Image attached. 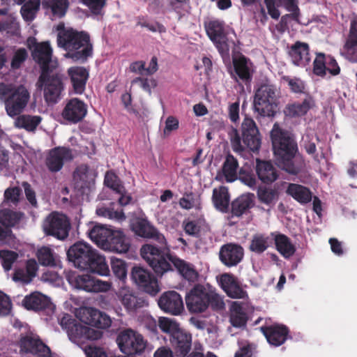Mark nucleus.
Returning a JSON list of instances; mask_svg holds the SVG:
<instances>
[{"mask_svg":"<svg viewBox=\"0 0 357 357\" xmlns=\"http://www.w3.org/2000/svg\"><path fill=\"white\" fill-rule=\"evenodd\" d=\"M286 192L301 204H306L312 201V194L310 190L300 184L289 183Z\"/></svg>","mask_w":357,"mask_h":357,"instance_id":"c9c22d12","label":"nucleus"},{"mask_svg":"<svg viewBox=\"0 0 357 357\" xmlns=\"http://www.w3.org/2000/svg\"><path fill=\"white\" fill-rule=\"evenodd\" d=\"M259 330L265 336L267 342L274 347L281 346L290 337L289 329L284 324L275 323L271 325L262 326Z\"/></svg>","mask_w":357,"mask_h":357,"instance_id":"a211bd4d","label":"nucleus"},{"mask_svg":"<svg viewBox=\"0 0 357 357\" xmlns=\"http://www.w3.org/2000/svg\"><path fill=\"white\" fill-rule=\"evenodd\" d=\"M271 235L273 238L276 250L282 256L289 259L295 254L296 247L287 236L278 232H272Z\"/></svg>","mask_w":357,"mask_h":357,"instance_id":"f704fd0d","label":"nucleus"},{"mask_svg":"<svg viewBox=\"0 0 357 357\" xmlns=\"http://www.w3.org/2000/svg\"><path fill=\"white\" fill-rule=\"evenodd\" d=\"M103 250L116 253H126L130 247V241L121 230H113Z\"/></svg>","mask_w":357,"mask_h":357,"instance_id":"2f4dec72","label":"nucleus"},{"mask_svg":"<svg viewBox=\"0 0 357 357\" xmlns=\"http://www.w3.org/2000/svg\"><path fill=\"white\" fill-rule=\"evenodd\" d=\"M57 30V44L66 51L65 58L84 63L92 56L93 45L87 33L66 28L63 24H59Z\"/></svg>","mask_w":357,"mask_h":357,"instance_id":"f03ea898","label":"nucleus"},{"mask_svg":"<svg viewBox=\"0 0 357 357\" xmlns=\"http://www.w3.org/2000/svg\"><path fill=\"white\" fill-rule=\"evenodd\" d=\"M0 99L4 100L7 114L15 118L26 108L30 93L24 86L15 87L11 84L0 83Z\"/></svg>","mask_w":357,"mask_h":357,"instance_id":"20e7f679","label":"nucleus"},{"mask_svg":"<svg viewBox=\"0 0 357 357\" xmlns=\"http://www.w3.org/2000/svg\"><path fill=\"white\" fill-rule=\"evenodd\" d=\"M341 54L349 61L357 62V17L351 22L349 34Z\"/></svg>","mask_w":357,"mask_h":357,"instance_id":"c756f323","label":"nucleus"},{"mask_svg":"<svg viewBox=\"0 0 357 357\" xmlns=\"http://www.w3.org/2000/svg\"><path fill=\"white\" fill-rule=\"evenodd\" d=\"M255 206V195L253 193H245L234 199L228 209L231 218H241L250 213Z\"/></svg>","mask_w":357,"mask_h":357,"instance_id":"b1692460","label":"nucleus"},{"mask_svg":"<svg viewBox=\"0 0 357 357\" xmlns=\"http://www.w3.org/2000/svg\"><path fill=\"white\" fill-rule=\"evenodd\" d=\"M292 63L297 66L304 67L311 61L309 46L305 43L296 42L289 52Z\"/></svg>","mask_w":357,"mask_h":357,"instance_id":"473e14b6","label":"nucleus"},{"mask_svg":"<svg viewBox=\"0 0 357 357\" xmlns=\"http://www.w3.org/2000/svg\"><path fill=\"white\" fill-rule=\"evenodd\" d=\"M132 84H136L139 86L144 91L151 93V89L155 88L157 85L156 81L153 78H144L136 77L132 82Z\"/></svg>","mask_w":357,"mask_h":357,"instance_id":"052dcab7","label":"nucleus"},{"mask_svg":"<svg viewBox=\"0 0 357 357\" xmlns=\"http://www.w3.org/2000/svg\"><path fill=\"white\" fill-rule=\"evenodd\" d=\"M241 130L244 144L252 152L257 151L261 146V137L255 121L251 118L245 117Z\"/></svg>","mask_w":357,"mask_h":357,"instance_id":"aec40b11","label":"nucleus"},{"mask_svg":"<svg viewBox=\"0 0 357 357\" xmlns=\"http://www.w3.org/2000/svg\"><path fill=\"white\" fill-rule=\"evenodd\" d=\"M301 159L302 158H276L275 164L287 173L296 175L304 167V162Z\"/></svg>","mask_w":357,"mask_h":357,"instance_id":"4c0bfd02","label":"nucleus"},{"mask_svg":"<svg viewBox=\"0 0 357 357\" xmlns=\"http://www.w3.org/2000/svg\"><path fill=\"white\" fill-rule=\"evenodd\" d=\"M170 344L177 356L185 357L192 347V335L184 328L170 337Z\"/></svg>","mask_w":357,"mask_h":357,"instance_id":"c85d7f7f","label":"nucleus"},{"mask_svg":"<svg viewBox=\"0 0 357 357\" xmlns=\"http://www.w3.org/2000/svg\"><path fill=\"white\" fill-rule=\"evenodd\" d=\"M208 306L213 310H220L225 308V303L219 294L213 291L207 290Z\"/></svg>","mask_w":357,"mask_h":357,"instance_id":"13d9d810","label":"nucleus"},{"mask_svg":"<svg viewBox=\"0 0 357 357\" xmlns=\"http://www.w3.org/2000/svg\"><path fill=\"white\" fill-rule=\"evenodd\" d=\"M18 345L22 355L32 354L41 357L50 356V349L42 340L33 334L25 335L20 337Z\"/></svg>","mask_w":357,"mask_h":357,"instance_id":"f8f14e48","label":"nucleus"},{"mask_svg":"<svg viewBox=\"0 0 357 357\" xmlns=\"http://www.w3.org/2000/svg\"><path fill=\"white\" fill-rule=\"evenodd\" d=\"M67 334L70 340L77 345L84 344L87 340H98L102 337V331L78 322L70 327Z\"/></svg>","mask_w":357,"mask_h":357,"instance_id":"f3484780","label":"nucleus"},{"mask_svg":"<svg viewBox=\"0 0 357 357\" xmlns=\"http://www.w3.org/2000/svg\"><path fill=\"white\" fill-rule=\"evenodd\" d=\"M228 135L234 151L239 153L243 150V146L237 129L231 126L228 132Z\"/></svg>","mask_w":357,"mask_h":357,"instance_id":"bf43d9fd","label":"nucleus"},{"mask_svg":"<svg viewBox=\"0 0 357 357\" xmlns=\"http://www.w3.org/2000/svg\"><path fill=\"white\" fill-rule=\"evenodd\" d=\"M40 0H29L21 8V14L24 20L31 22L34 20L40 8Z\"/></svg>","mask_w":357,"mask_h":357,"instance_id":"8fccbe9b","label":"nucleus"},{"mask_svg":"<svg viewBox=\"0 0 357 357\" xmlns=\"http://www.w3.org/2000/svg\"><path fill=\"white\" fill-rule=\"evenodd\" d=\"M79 319L87 325L106 329L112 324L111 318L105 312L93 307H85L79 312Z\"/></svg>","mask_w":357,"mask_h":357,"instance_id":"6ab92c4d","label":"nucleus"},{"mask_svg":"<svg viewBox=\"0 0 357 357\" xmlns=\"http://www.w3.org/2000/svg\"><path fill=\"white\" fill-rule=\"evenodd\" d=\"M271 138L275 156H296L298 145L290 132L275 123L271 131Z\"/></svg>","mask_w":357,"mask_h":357,"instance_id":"423d86ee","label":"nucleus"},{"mask_svg":"<svg viewBox=\"0 0 357 357\" xmlns=\"http://www.w3.org/2000/svg\"><path fill=\"white\" fill-rule=\"evenodd\" d=\"M86 357H110L104 348L93 345H89L84 348Z\"/></svg>","mask_w":357,"mask_h":357,"instance_id":"338daca9","label":"nucleus"},{"mask_svg":"<svg viewBox=\"0 0 357 357\" xmlns=\"http://www.w3.org/2000/svg\"><path fill=\"white\" fill-rule=\"evenodd\" d=\"M280 90L270 82L259 84L255 89L254 109L262 116H273L278 106Z\"/></svg>","mask_w":357,"mask_h":357,"instance_id":"39448f33","label":"nucleus"},{"mask_svg":"<svg viewBox=\"0 0 357 357\" xmlns=\"http://www.w3.org/2000/svg\"><path fill=\"white\" fill-rule=\"evenodd\" d=\"M113 230L107 228L104 225H96L88 231L90 239L98 246L103 249L105 244L107 242Z\"/></svg>","mask_w":357,"mask_h":357,"instance_id":"e433bc0d","label":"nucleus"},{"mask_svg":"<svg viewBox=\"0 0 357 357\" xmlns=\"http://www.w3.org/2000/svg\"><path fill=\"white\" fill-rule=\"evenodd\" d=\"M140 255L158 276L162 277L166 273L176 270L188 282H195L198 278L195 266L172 253L168 245L165 248H157L152 244H145L140 249Z\"/></svg>","mask_w":357,"mask_h":357,"instance_id":"f257e3e1","label":"nucleus"},{"mask_svg":"<svg viewBox=\"0 0 357 357\" xmlns=\"http://www.w3.org/2000/svg\"><path fill=\"white\" fill-rule=\"evenodd\" d=\"M73 90L76 94H82L86 88L89 78V70L82 66H73L68 69Z\"/></svg>","mask_w":357,"mask_h":357,"instance_id":"7c9ffc66","label":"nucleus"},{"mask_svg":"<svg viewBox=\"0 0 357 357\" xmlns=\"http://www.w3.org/2000/svg\"><path fill=\"white\" fill-rule=\"evenodd\" d=\"M130 227L135 235L155 241L158 244L156 246L157 248H165L167 245L165 236L151 225L146 218L141 217L133 218L130 221Z\"/></svg>","mask_w":357,"mask_h":357,"instance_id":"1a4fd4ad","label":"nucleus"},{"mask_svg":"<svg viewBox=\"0 0 357 357\" xmlns=\"http://www.w3.org/2000/svg\"><path fill=\"white\" fill-rule=\"evenodd\" d=\"M240 103L239 101L229 103L227 107V116L231 123L237 124L239 123L240 116Z\"/></svg>","mask_w":357,"mask_h":357,"instance_id":"0e129e2a","label":"nucleus"},{"mask_svg":"<svg viewBox=\"0 0 357 357\" xmlns=\"http://www.w3.org/2000/svg\"><path fill=\"white\" fill-rule=\"evenodd\" d=\"M243 247L236 243H227L220 248V261L227 267L237 266L243 260Z\"/></svg>","mask_w":357,"mask_h":357,"instance_id":"412c9836","label":"nucleus"},{"mask_svg":"<svg viewBox=\"0 0 357 357\" xmlns=\"http://www.w3.org/2000/svg\"><path fill=\"white\" fill-rule=\"evenodd\" d=\"M269 237L264 234H255L250 241L249 249L251 252L261 254L269 247Z\"/></svg>","mask_w":357,"mask_h":357,"instance_id":"de8ad7c7","label":"nucleus"},{"mask_svg":"<svg viewBox=\"0 0 357 357\" xmlns=\"http://www.w3.org/2000/svg\"><path fill=\"white\" fill-rule=\"evenodd\" d=\"M248 317L241 303L233 302L231 306L230 322L234 327L241 328L247 324Z\"/></svg>","mask_w":357,"mask_h":357,"instance_id":"58836bf2","label":"nucleus"},{"mask_svg":"<svg viewBox=\"0 0 357 357\" xmlns=\"http://www.w3.org/2000/svg\"><path fill=\"white\" fill-rule=\"evenodd\" d=\"M22 190L20 187H11L7 188L4 192V199L7 202L13 204H17L20 200Z\"/></svg>","mask_w":357,"mask_h":357,"instance_id":"69168bd1","label":"nucleus"},{"mask_svg":"<svg viewBox=\"0 0 357 357\" xmlns=\"http://www.w3.org/2000/svg\"><path fill=\"white\" fill-rule=\"evenodd\" d=\"M67 257L75 267L100 275H108L109 266L105 258L100 255L89 244L77 241L67 251Z\"/></svg>","mask_w":357,"mask_h":357,"instance_id":"7ed1b4c3","label":"nucleus"},{"mask_svg":"<svg viewBox=\"0 0 357 357\" xmlns=\"http://www.w3.org/2000/svg\"><path fill=\"white\" fill-rule=\"evenodd\" d=\"M256 172L259 179L264 183H271L278 178L277 170L272 163L259 158H256Z\"/></svg>","mask_w":357,"mask_h":357,"instance_id":"72a5a7b5","label":"nucleus"},{"mask_svg":"<svg viewBox=\"0 0 357 357\" xmlns=\"http://www.w3.org/2000/svg\"><path fill=\"white\" fill-rule=\"evenodd\" d=\"M43 6L50 10L54 17H62L65 15L68 7V0H47L43 2Z\"/></svg>","mask_w":357,"mask_h":357,"instance_id":"a18cd8bd","label":"nucleus"},{"mask_svg":"<svg viewBox=\"0 0 357 357\" xmlns=\"http://www.w3.org/2000/svg\"><path fill=\"white\" fill-rule=\"evenodd\" d=\"M32 56L33 59L40 66L42 72L56 70L58 62L52 59V49L48 42L36 43Z\"/></svg>","mask_w":357,"mask_h":357,"instance_id":"4468645a","label":"nucleus"},{"mask_svg":"<svg viewBox=\"0 0 357 357\" xmlns=\"http://www.w3.org/2000/svg\"><path fill=\"white\" fill-rule=\"evenodd\" d=\"M310 107L311 100L305 99L302 102L288 104L284 109V113L285 116L288 117H299L305 115L310 109Z\"/></svg>","mask_w":357,"mask_h":357,"instance_id":"a19ab883","label":"nucleus"},{"mask_svg":"<svg viewBox=\"0 0 357 357\" xmlns=\"http://www.w3.org/2000/svg\"><path fill=\"white\" fill-rule=\"evenodd\" d=\"M40 121L41 118L39 116L22 114L16 116L14 126L17 128H23L27 131H33Z\"/></svg>","mask_w":357,"mask_h":357,"instance_id":"79ce46f5","label":"nucleus"},{"mask_svg":"<svg viewBox=\"0 0 357 357\" xmlns=\"http://www.w3.org/2000/svg\"><path fill=\"white\" fill-rule=\"evenodd\" d=\"M24 216L20 211H14L8 208L0 210V223L5 227H13L17 225Z\"/></svg>","mask_w":357,"mask_h":357,"instance_id":"c03bdc74","label":"nucleus"},{"mask_svg":"<svg viewBox=\"0 0 357 357\" xmlns=\"http://www.w3.org/2000/svg\"><path fill=\"white\" fill-rule=\"evenodd\" d=\"M130 277L140 289L149 294L154 296L160 291L158 280L155 275L142 266H133Z\"/></svg>","mask_w":357,"mask_h":357,"instance_id":"9b49d317","label":"nucleus"},{"mask_svg":"<svg viewBox=\"0 0 357 357\" xmlns=\"http://www.w3.org/2000/svg\"><path fill=\"white\" fill-rule=\"evenodd\" d=\"M104 184L116 193L125 192V187L121 183L119 178L112 171L106 172Z\"/></svg>","mask_w":357,"mask_h":357,"instance_id":"603ef678","label":"nucleus"},{"mask_svg":"<svg viewBox=\"0 0 357 357\" xmlns=\"http://www.w3.org/2000/svg\"><path fill=\"white\" fill-rule=\"evenodd\" d=\"M70 282L78 289L88 292L106 291L111 287L110 283L96 279L89 275H78Z\"/></svg>","mask_w":357,"mask_h":357,"instance_id":"4be33fe9","label":"nucleus"},{"mask_svg":"<svg viewBox=\"0 0 357 357\" xmlns=\"http://www.w3.org/2000/svg\"><path fill=\"white\" fill-rule=\"evenodd\" d=\"M22 304L27 310L34 312H40L53 308V304L50 298L38 291L26 295L23 298Z\"/></svg>","mask_w":357,"mask_h":357,"instance_id":"bb28decb","label":"nucleus"},{"mask_svg":"<svg viewBox=\"0 0 357 357\" xmlns=\"http://www.w3.org/2000/svg\"><path fill=\"white\" fill-rule=\"evenodd\" d=\"M27 58V52L24 48L18 49L14 54L11 61V67L13 69L18 68Z\"/></svg>","mask_w":357,"mask_h":357,"instance_id":"774afa93","label":"nucleus"},{"mask_svg":"<svg viewBox=\"0 0 357 357\" xmlns=\"http://www.w3.org/2000/svg\"><path fill=\"white\" fill-rule=\"evenodd\" d=\"M238 162L236 158H226L222 167V172L227 182H233L237 178Z\"/></svg>","mask_w":357,"mask_h":357,"instance_id":"09e8293b","label":"nucleus"},{"mask_svg":"<svg viewBox=\"0 0 357 357\" xmlns=\"http://www.w3.org/2000/svg\"><path fill=\"white\" fill-rule=\"evenodd\" d=\"M111 268L114 276L121 281L127 277V265L125 261L112 257L111 259Z\"/></svg>","mask_w":357,"mask_h":357,"instance_id":"864d4df0","label":"nucleus"},{"mask_svg":"<svg viewBox=\"0 0 357 357\" xmlns=\"http://www.w3.org/2000/svg\"><path fill=\"white\" fill-rule=\"evenodd\" d=\"M206 32L211 40L215 43L223 60H229V47L222 22L218 20L210 22L206 26Z\"/></svg>","mask_w":357,"mask_h":357,"instance_id":"2eb2a0df","label":"nucleus"},{"mask_svg":"<svg viewBox=\"0 0 357 357\" xmlns=\"http://www.w3.org/2000/svg\"><path fill=\"white\" fill-rule=\"evenodd\" d=\"M234 69H230L231 76L236 81L238 79L243 82L251 80L254 67L252 61L243 55L233 58Z\"/></svg>","mask_w":357,"mask_h":357,"instance_id":"393cba45","label":"nucleus"},{"mask_svg":"<svg viewBox=\"0 0 357 357\" xmlns=\"http://www.w3.org/2000/svg\"><path fill=\"white\" fill-rule=\"evenodd\" d=\"M36 257L39 263L44 266L55 267L57 265V255L48 246H43L38 249Z\"/></svg>","mask_w":357,"mask_h":357,"instance_id":"37998d69","label":"nucleus"},{"mask_svg":"<svg viewBox=\"0 0 357 357\" xmlns=\"http://www.w3.org/2000/svg\"><path fill=\"white\" fill-rule=\"evenodd\" d=\"M87 114V105L77 98L69 100L61 112L62 118L68 123L75 124L84 119Z\"/></svg>","mask_w":357,"mask_h":357,"instance_id":"dca6fc26","label":"nucleus"},{"mask_svg":"<svg viewBox=\"0 0 357 357\" xmlns=\"http://www.w3.org/2000/svg\"><path fill=\"white\" fill-rule=\"evenodd\" d=\"M19 29V23L13 15H8L3 21H0V32L5 31L10 35H17Z\"/></svg>","mask_w":357,"mask_h":357,"instance_id":"5fc2aeb1","label":"nucleus"},{"mask_svg":"<svg viewBox=\"0 0 357 357\" xmlns=\"http://www.w3.org/2000/svg\"><path fill=\"white\" fill-rule=\"evenodd\" d=\"M116 342L121 351L128 356L142 354L147 343L142 335L130 328L121 331Z\"/></svg>","mask_w":357,"mask_h":357,"instance_id":"6e6552de","label":"nucleus"},{"mask_svg":"<svg viewBox=\"0 0 357 357\" xmlns=\"http://www.w3.org/2000/svg\"><path fill=\"white\" fill-rule=\"evenodd\" d=\"M96 172L86 165H79L73 174L75 188L84 192L94 185Z\"/></svg>","mask_w":357,"mask_h":357,"instance_id":"a878e982","label":"nucleus"},{"mask_svg":"<svg viewBox=\"0 0 357 357\" xmlns=\"http://www.w3.org/2000/svg\"><path fill=\"white\" fill-rule=\"evenodd\" d=\"M18 254L13 250H0V261L3 269L8 271L12 268L13 264L18 259Z\"/></svg>","mask_w":357,"mask_h":357,"instance_id":"4d7b16f0","label":"nucleus"},{"mask_svg":"<svg viewBox=\"0 0 357 357\" xmlns=\"http://www.w3.org/2000/svg\"><path fill=\"white\" fill-rule=\"evenodd\" d=\"M220 284L221 288L231 298H245L247 292L243 289L236 277L231 273L220 275Z\"/></svg>","mask_w":357,"mask_h":357,"instance_id":"cd10ccee","label":"nucleus"},{"mask_svg":"<svg viewBox=\"0 0 357 357\" xmlns=\"http://www.w3.org/2000/svg\"><path fill=\"white\" fill-rule=\"evenodd\" d=\"M107 0H81L95 15H101Z\"/></svg>","mask_w":357,"mask_h":357,"instance_id":"e2e57ef3","label":"nucleus"},{"mask_svg":"<svg viewBox=\"0 0 357 357\" xmlns=\"http://www.w3.org/2000/svg\"><path fill=\"white\" fill-rule=\"evenodd\" d=\"M207 289L202 284H196L185 296L188 310L192 313L203 312L208 307Z\"/></svg>","mask_w":357,"mask_h":357,"instance_id":"ddd939ff","label":"nucleus"},{"mask_svg":"<svg viewBox=\"0 0 357 357\" xmlns=\"http://www.w3.org/2000/svg\"><path fill=\"white\" fill-rule=\"evenodd\" d=\"M158 303L162 310L173 315L180 314L184 309L183 299L181 295L175 291L163 293Z\"/></svg>","mask_w":357,"mask_h":357,"instance_id":"5701e85b","label":"nucleus"},{"mask_svg":"<svg viewBox=\"0 0 357 357\" xmlns=\"http://www.w3.org/2000/svg\"><path fill=\"white\" fill-rule=\"evenodd\" d=\"M38 84L43 90L45 100L48 104H55L59 101L63 89L62 76L59 72H42Z\"/></svg>","mask_w":357,"mask_h":357,"instance_id":"0eeeda50","label":"nucleus"},{"mask_svg":"<svg viewBox=\"0 0 357 357\" xmlns=\"http://www.w3.org/2000/svg\"><path fill=\"white\" fill-rule=\"evenodd\" d=\"M158 327L163 333L167 334L169 338L183 329L178 322L167 317H160Z\"/></svg>","mask_w":357,"mask_h":357,"instance_id":"49530a36","label":"nucleus"},{"mask_svg":"<svg viewBox=\"0 0 357 357\" xmlns=\"http://www.w3.org/2000/svg\"><path fill=\"white\" fill-rule=\"evenodd\" d=\"M70 223L67 216L53 212L45 220L43 230L47 236H52L59 240L66 239L69 234Z\"/></svg>","mask_w":357,"mask_h":357,"instance_id":"9d476101","label":"nucleus"},{"mask_svg":"<svg viewBox=\"0 0 357 357\" xmlns=\"http://www.w3.org/2000/svg\"><path fill=\"white\" fill-rule=\"evenodd\" d=\"M213 202L215 208L222 212H227L230 206L229 195L227 189L221 186L218 189L215 188L213 191Z\"/></svg>","mask_w":357,"mask_h":357,"instance_id":"ea45409f","label":"nucleus"},{"mask_svg":"<svg viewBox=\"0 0 357 357\" xmlns=\"http://www.w3.org/2000/svg\"><path fill=\"white\" fill-rule=\"evenodd\" d=\"M259 200L266 205L274 204L279 197L278 191L271 188H259L257 190Z\"/></svg>","mask_w":357,"mask_h":357,"instance_id":"3c124183","label":"nucleus"},{"mask_svg":"<svg viewBox=\"0 0 357 357\" xmlns=\"http://www.w3.org/2000/svg\"><path fill=\"white\" fill-rule=\"evenodd\" d=\"M122 304L128 311H135L144 305V300L132 294H126L121 300Z\"/></svg>","mask_w":357,"mask_h":357,"instance_id":"6e6d98bb","label":"nucleus"},{"mask_svg":"<svg viewBox=\"0 0 357 357\" xmlns=\"http://www.w3.org/2000/svg\"><path fill=\"white\" fill-rule=\"evenodd\" d=\"M326 57L324 54L319 53L317 55L314 61V73L319 76L326 74Z\"/></svg>","mask_w":357,"mask_h":357,"instance_id":"680f3d73","label":"nucleus"}]
</instances>
